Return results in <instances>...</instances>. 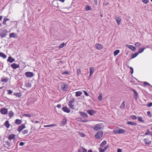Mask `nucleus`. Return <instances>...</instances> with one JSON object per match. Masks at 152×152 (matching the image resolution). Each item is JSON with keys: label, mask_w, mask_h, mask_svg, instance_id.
Listing matches in <instances>:
<instances>
[{"label": "nucleus", "mask_w": 152, "mask_h": 152, "mask_svg": "<svg viewBox=\"0 0 152 152\" xmlns=\"http://www.w3.org/2000/svg\"><path fill=\"white\" fill-rule=\"evenodd\" d=\"M150 131L148 130H147V132L145 133V135H150Z\"/></svg>", "instance_id": "56"}, {"label": "nucleus", "mask_w": 152, "mask_h": 152, "mask_svg": "<svg viewBox=\"0 0 152 152\" xmlns=\"http://www.w3.org/2000/svg\"><path fill=\"white\" fill-rule=\"evenodd\" d=\"M7 31L5 30H1L0 31V36L1 38H4L7 35Z\"/></svg>", "instance_id": "5"}, {"label": "nucleus", "mask_w": 152, "mask_h": 152, "mask_svg": "<svg viewBox=\"0 0 152 152\" xmlns=\"http://www.w3.org/2000/svg\"><path fill=\"white\" fill-rule=\"evenodd\" d=\"M65 45V43L64 42L62 43L59 46L58 48H63Z\"/></svg>", "instance_id": "45"}, {"label": "nucleus", "mask_w": 152, "mask_h": 152, "mask_svg": "<svg viewBox=\"0 0 152 152\" xmlns=\"http://www.w3.org/2000/svg\"><path fill=\"white\" fill-rule=\"evenodd\" d=\"M138 120L139 121H140L142 122H144V120H142V118L140 117H138Z\"/></svg>", "instance_id": "51"}, {"label": "nucleus", "mask_w": 152, "mask_h": 152, "mask_svg": "<svg viewBox=\"0 0 152 152\" xmlns=\"http://www.w3.org/2000/svg\"><path fill=\"white\" fill-rule=\"evenodd\" d=\"M15 61V59L11 56H9L7 60V61H9L11 63Z\"/></svg>", "instance_id": "20"}, {"label": "nucleus", "mask_w": 152, "mask_h": 152, "mask_svg": "<svg viewBox=\"0 0 152 152\" xmlns=\"http://www.w3.org/2000/svg\"><path fill=\"white\" fill-rule=\"evenodd\" d=\"M80 135L82 137H84L85 136V134L83 133H82L80 134Z\"/></svg>", "instance_id": "59"}, {"label": "nucleus", "mask_w": 152, "mask_h": 152, "mask_svg": "<svg viewBox=\"0 0 152 152\" xmlns=\"http://www.w3.org/2000/svg\"><path fill=\"white\" fill-rule=\"evenodd\" d=\"M15 135L14 134H12L9 135L8 137V138L10 140H11L13 139H14V140H15Z\"/></svg>", "instance_id": "18"}, {"label": "nucleus", "mask_w": 152, "mask_h": 152, "mask_svg": "<svg viewBox=\"0 0 152 152\" xmlns=\"http://www.w3.org/2000/svg\"><path fill=\"white\" fill-rule=\"evenodd\" d=\"M130 73L131 74H132L134 72L133 69L132 67H130Z\"/></svg>", "instance_id": "55"}, {"label": "nucleus", "mask_w": 152, "mask_h": 152, "mask_svg": "<svg viewBox=\"0 0 152 152\" xmlns=\"http://www.w3.org/2000/svg\"><path fill=\"white\" fill-rule=\"evenodd\" d=\"M107 144L106 141L104 140L100 145V146L102 147L105 145Z\"/></svg>", "instance_id": "35"}, {"label": "nucleus", "mask_w": 152, "mask_h": 152, "mask_svg": "<svg viewBox=\"0 0 152 152\" xmlns=\"http://www.w3.org/2000/svg\"><path fill=\"white\" fill-rule=\"evenodd\" d=\"M144 141L145 143L148 145L150 144L151 143V141L148 139H144Z\"/></svg>", "instance_id": "22"}, {"label": "nucleus", "mask_w": 152, "mask_h": 152, "mask_svg": "<svg viewBox=\"0 0 152 152\" xmlns=\"http://www.w3.org/2000/svg\"><path fill=\"white\" fill-rule=\"evenodd\" d=\"M126 46L132 51H135L136 49V48L132 45H126Z\"/></svg>", "instance_id": "10"}, {"label": "nucleus", "mask_w": 152, "mask_h": 152, "mask_svg": "<svg viewBox=\"0 0 152 152\" xmlns=\"http://www.w3.org/2000/svg\"><path fill=\"white\" fill-rule=\"evenodd\" d=\"M28 131L27 130H25L22 132L23 134H27L28 133Z\"/></svg>", "instance_id": "48"}, {"label": "nucleus", "mask_w": 152, "mask_h": 152, "mask_svg": "<svg viewBox=\"0 0 152 152\" xmlns=\"http://www.w3.org/2000/svg\"><path fill=\"white\" fill-rule=\"evenodd\" d=\"M24 116L28 118L30 117L31 116V114H24Z\"/></svg>", "instance_id": "50"}, {"label": "nucleus", "mask_w": 152, "mask_h": 152, "mask_svg": "<svg viewBox=\"0 0 152 152\" xmlns=\"http://www.w3.org/2000/svg\"><path fill=\"white\" fill-rule=\"evenodd\" d=\"M56 126V125L55 124H52L50 125H45L44 126V127H53L54 126Z\"/></svg>", "instance_id": "39"}, {"label": "nucleus", "mask_w": 152, "mask_h": 152, "mask_svg": "<svg viewBox=\"0 0 152 152\" xmlns=\"http://www.w3.org/2000/svg\"><path fill=\"white\" fill-rule=\"evenodd\" d=\"M7 56L3 53L0 52V57L3 58H5L7 57Z\"/></svg>", "instance_id": "31"}, {"label": "nucleus", "mask_w": 152, "mask_h": 152, "mask_svg": "<svg viewBox=\"0 0 152 152\" xmlns=\"http://www.w3.org/2000/svg\"><path fill=\"white\" fill-rule=\"evenodd\" d=\"M127 124L128 125H130L132 126H136L137 125L136 123L134 122H132L131 121L127 122Z\"/></svg>", "instance_id": "29"}, {"label": "nucleus", "mask_w": 152, "mask_h": 152, "mask_svg": "<svg viewBox=\"0 0 152 152\" xmlns=\"http://www.w3.org/2000/svg\"><path fill=\"white\" fill-rule=\"evenodd\" d=\"M10 37L17 38V35L14 33H10Z\"/></svg>", "instance_id": "26"}, {"label": "nucleus", "mask_w": 152, "mask_h": 152, "mask_svg": "<svg viewBox=\"0 0 152 152\" xmlns=\"http://www.w3.org/2000/svg\"><path fill=\"white\" fill-rule=\"evenodd\" d=\"M138 55V53L137 52L136 53L134 54H131V59H133V58H135Z\"/></svg>", "instance_id": "33"}, {"label": "nucleus", "mask_w": 152, "mask_h": 152, "mask_svg": "<svg viewBox=\"0 0 152 152\" xmlns=\"http://www.w3.org/2000/svg\"><path fill=\"white\" fill-rule=\"evenodd\" d=\"M4 142L5 143L6 145H7L8 146V147H11V144L10 142L8 141H4Z\"/></svg>", "instance_id": "37"}, {"label": "nucleus", "mask_w": 152, "mask_h": 152, "mask_svg": "<svg viewBox=\"0 0 152 152\" xmlns=\"http://www.w3.org/2000/svg\"><path fill=\"white\" fill-rule=\"evenodd\" d=\"M62 109L64 111V112L67 113H69L70 112V110L66 106L64 107H63Z\"/></svg>", "instance_id": "16"}, {"label": "nucleus", "mask_w": 152, "mask_h": 152, "mask_svg": "<svg viewBox=\"0 0 152 152\" xmlns=\"http://www.w3.org/2000/svg\"><path fill=\"white\" fill-rule=\"evenodd\" d=\"M125 132V130L123 129H119L118 130L115 131L114 132L117 134H122Z\"/></svg>", "instance_id": "15"}, {"label": "nucleus", "mask_w": 152, "mask_h": 152, "mask_svg": "<svg viewBox=\"0 0 152 152\" xmlns=\"http://www.w3.org/2000/svg\"><path fill=\"white\" fill-rule=\"evenodd\" d=\"M135 45L136 47H139L140 46V45L139 43L137 42L135 43Z\"/></svg>", "instance_id": "54"}, {"label": "nucleus", "mask_w": 152, "mask_h": 152, "mask_svg": "<svg viewBox=\"0 0 152 152\" xmlns=\"http://www.w3.org/2000/svg\"><path fill=\"white\" fill-rule=\"evenodd\" d=\"M122 150L121 149L118 148L117 149V152H122Z\"/></svg>", "instance_id": "63"}, {"label": "nucleus", "mask_w": 152, "mask_h": 152, "mask_svg": "<svg viewBox=\"0 0 152 152\" xmlns=\"http://www.w3.org/2000/svg\"><path fill=\"white\" fill-rule=\"evenodd\" d=\"M130 118L133 120H135L137 119V117L135 115H132L131 116Z\"/></svg>", "instance_id": "47"}, {"label": "nucleus", "mask_w": 152, "mask_h": 152, "mask_svg": "<svg viewBox=\"0 0 152 152\" xmlns=\"http://www.w3.org/2000/svg\"><path fill=\"white\" fill-rule=\"evenodd\" d=\"M24 145V143L23 142H20L19 144V145L20 146H23Z\"/></svg>", "instance_id": "60"}, {"label": "nucleus", "mask_w": 152, "mask_h": 152, "mask_svg": "<svg viewBox=\"0 0 152 152\" xmlns=\"http://www.w3.org/2000/svg\"><path fill=\"white\" fill-rule=\"evenodd\" d=\"M26 76L28 77H31L34 75L33 73L31 72H26L25 73Z\"/></svg>", "instance_id": "9"}, {"label": "nucleus", "mask_w": 152, "mask_h": 152, "mask_svg": "<svg viewBox=\"0 0 152 152\" xmlns=\"http://www.w3.org/2000/svg\"><path fill=\"white\" fill-rule=\"evenodd\" d=\"M144 84L145 86H151V88H152V86L149 83L146 82H144Z\"/></svg>", "instance_id": "44"}, {"label": "nucleus", "mask_w": 152, "mask_h": 152, "mask_svg": "<svg viewBox=\"0 0 152 152\" xmlns=\"http://www.w3.org/2000/svg\"><path fill=\"white\" fill-rule=\"evenodd\" d=\"M125 107V102L124 101H123L122 104H121V105L120 107L121 108H124V107Z\"/></svg>", "instance_id": "42"}, {"label": "nucleus", "mask_w": 152, "mask_h": 152, "mask_svg": "<svg viewBox=\"0 0 152 152\" xmlns=\"http://www.w3.org/2000/svg\"><path fill=\"white\" fill-rule=\"evenodd\" d=\"M89 69L90 71L89 76L90 77L94 72V69L92 67H90L89 68Z\"/></svg>", "instance_id": "21"}, {"label": "nucleus", "mask_w": 152, "mask_h": 152, "mask_svg": "<svg viewBox=\"0 0 152 152\" xmlns=\"http://www.w3.org/2000/svg\"><path fill=\"white\" fill-rule=\"evenodd\" d=\"M103 128V124L101 123H99L96 125L95 126L94 128V130L95 131H98L99 130Z\"/></svg>", "instance_id": "1"}, {"label": "nucleus", "mask_w": 152, "mask_h": 152, "mask_svg": "<svg viewBox=\"0 0 152 152\" xmlns=\"http://www.w3.org/2000/svg\"><path fill=\"white\" fill-rule=\"evenodd\" d=\"M8 80V78L6 77V78H2L1 79V81L4 83L7 82Z\"/></svg>", "instance_id": "34"}, {"label": "nucleus", "mask_w": 152, "mask_h": 152, "mask_svg": "<svg viewBox=\"0 0 152 152\" xmlns=\"http://www.w3.org/2000/svg\"><path fill=\"white\" fill-rule=\"evenodd\" d=\"M8 112V110L6 108H4L0 110V112L2 114H7Z\"/></svg>", "instance_id": "6"}, {"label": "nucleus", "mask_w": 152, "mask_h": 152, "mask_svg": "<svg viewBox=\"0 0 152 152\" xmlns=\"http://www.w3.org/2000/svg\"><path fill=\"white\" fill-rule=\"evenodd\" d=\"M149 107H151L152 106V102L149 103L147 105Z\"/></svg>", "instance_id": "58"}, {"label": "nucleus", "mask_w": 152, "mask_h": 152, "mask_svg": "<svg viewBox=\"0 0 152 152\" xmlns=\"http://www.w3.org/2000/svg\"><path fill=\"white\" fill-rule=\"evenodd\" d=\"M82 93L81 91H77L76 93L75 96H80Z\"/></svg>", "instance_id": "38"}, {"label": "nucleus", "mask_w": 152, "mask_h": 152, "mask_svg": "<svg viewBox=\"0 0 152 152\" xmlns=\"http://www.w3.org/2000/svg\"><path fill=\"white\" fill-rule=\"evenodd\" d=\"M85 9L86 11H89L91 10V8L90 6L87 5L86 6Z\"/></svg>", "instance_id": "40"}, {"label": "nucleus", "mask_w": 152, "mask_h": 152, "mask_svg": "<svg viewBox=\"0 0 152 152\" xmlns=\"http://www.w3.org/2000/svg\"><path fill=\"white\" fill-rule=\"evenodd\" d=\"M80 113L82 117L86 118H88V115L86 113L81 112H80Z\"/></svg>", "instance_id": "19"}, {"label": "nucleus", "mask_w": 152, "mask_h": 152, "mask_svg": "<svg viewBox=\"0 0 152 152\" xmlns=\"http://www.w3.org/2000/svg\"><path fill=\"white\" fill-rule=\"evenodd\" d=\"M14 115V113L12 111H10L8 113V115L9 117L11 118Z\"/></svg>", "instance_id": "27"}, {"label": "nucleus", "mask_w": 152, "mask_h": 152, "mask_svg": "<svg viewBox=\"0 0 152 152\" xmlns=\"http://www.w3.org/2000/svg\"><path fill=\"white\" fill-rule=\"evenodd\" d=\"M26 86L28 88H30L31 86V84L29 83H26Z\"/></svg>", "instance_id": "41"}, {"label": "nucleus", "mask_w": 152, "mask_h": 152, "mask_svg": "<svg viewBox=\"0 0 152 152\" xmlns=\"http://www.w3.org/2000/svg\"><path fill=\"white\" fill-rule=\"evenodd\" d=\"M115 19L116 21L117 24L118 25H119L120 24L121 21V20L120 17L116 16H115Z\"/></svg>", "instance_id": "14"}, {"label": "nucleus", "mask_w": 152, "mask_h": 152, "mask_svg": "<svg viewBox=\"0 0 152 152\" xmlns=\"http://www.w3.org/2000/svg\"><path fill=\"white\" fill-rule=\"evenodd\" d=\"M102 94H99L98 97V99L99 101H101L102 99Z\"/></svg>", "instance_id": "43"}, {"label": "nucleus", "mask_w": 152, "mask_h": 152, "mask_svg": "<svg viewBox=\"0 0 152 152\" xmlns=\"http://www.w3.org/2000/svg\"><path fill=\"white\" fill-rule=\"evenodd\" d=\"M22 122V121L21 120L18 119H16L15 121V124L17 125L20 124H21Z\"/></svg>", "instance_id": "23"}, {"label": "nucleus", "mask_w": 152, "mask_h": 152, "mask_svg": "<svg viewBox=\"0 0 152 152\" xmlns=\"http://www.w3.org/2000/svg\"><path fill=\"white\" fill-rule=\"evenodd\" d=\"M109 148V145H107L103 149H102L101 148L99 147V148L98 149L99 152H104L105 151Z\"/></svg>", "instance_id": "11"}, {"label": "nucleus", "mask_w": 152, "mask_h": 152, "mask_svg": "<svg viewBox=\"0 0 152 152\" xmlns=\"http://www.w3.org/2000/svg\"><path fill=\"white\" fill-rule=\"evenodd\" d=\"M61 104H58L57 106V107L58 108H61Z\"/></svg>", "instance_id": "61"}, {"label": "nucleus", "mask_w": 152, "mask_h": 152, "mask_svg": "<svg viewBox=\"0 0 152 152\" xmlns=\"http://www.w3.org/2000/svg\"><path fill=\"white\" fill-rule=\"evenodd\" d=\"M78 152H87V149H85L83 147H82L80 149L78 150Z\"/></svg>", "instance_id": "24"}, {"label": "nucleus", "mask_w": 152, "mask_h": 152, "mask_svg": "<svg viewBox=\"0 0 152 152\" xmlns=\"http://www.w3.org/2000/svg\"><path fill=\"white\" fill-rule=\"evenodd\" d=\"M95 46L96 49L98 50H101L103 48L102 45L99 43L96 44Z\"/></svg>", "instance_id": "8"}, {"label": "nucleus", "mask_w": 152, "mask_h": 152, "mask_svg": "<svg viewBox=\"0 0 152 152\" xmlns=\"http://www.w3.org/2000/svg\"><path fill=\"white\" fill-rule=\"evenodd\" d=\"M94 2L95 3V4L96 5H97V1L96 0H94Z\"/></svg>", "instance_id": "64"}, {"label": "nucleus", "mask_w": 152, "mask_h": 152, "mask_svg": "<svg viewBox=\"0 0 152 152\" xmlns=\"http://www.w3.org/2000/svg\"><path fill=\"white\" fill-rule=\"evenodd\" d=\"M120 52V50H115L114 52V55L115 56H117Z\"/></svg>", "instance_id": "36"}, {"label": "nucleus", "mask_w": 152, "mask_h": 152, "mask_svg": "<svg viewBox=\"0 0 152 152\" xmlns=\"http://www.w3.org/2000/svg\"><path fill=\"white\" fill-rule=\"evenodd\" d=\"M87 112L91 115H93L96 113V111L91 110H87Z\"/></svg>", "instance_id": "17"}, {"label": "nucleus", "mask_w": 152, "mask_h": 152, "mask_svg": "<svg viewBox=\"0 0 152 152\" xmlns=\"http://www.w3.org/2000/svg\"><path fill=\"white\" fill-rule=\"evenodd\" d=\"M103 133V132L102 131H100L96 133L95 136L96 138L97 139H100L102 137Z\"/></svg>", "instance_id": "3"}, {"label": "nucleus", "mask_w": 152, "mask_h": 152, "mask_svg": "<svg viewBox=\"0 0 152 152\" xmlns=\"http://www.w3.org/2000/svg\"><path fill=\"white\" fill-rule=\"evenodd\" d=\"M77 71L78 75H79L81 74V70L80 69H77Z\"/></svg>", "instance_id": "49"}, {"label": "nucleus", "mask_w": 152, "mask_h": 152, "mask_svg": "<svg viewBox=\"0 0 152 152\" xmlns=\"http://www.w3.org/2000/svg\"><path fill=\"white\" fill-rule=\"evenodd\" d=\"M69 72L67 71H65L63 72H61L62 75H66L69 74Z\"/></svg>", "instance_id": "46"}, {"label": "nucleus", "mask_w": 152, "mask_h": 152, "mask_svg": "<svg viewBox=\"0 0 152 152\" xmlns=\"http://www.w3.org/2000/svg\"><path fill=\"white\" fill-rule=\"evenodd\" d=\"M74 102V100H71L69 101L68 104L69 107L71 109H74L75 108L74 107V105L73 104V103Z\"/></svg>", "instance_id": "7"}, {"label": "nucleus", "mask_w": 152, "mask_h": 152, "mask_svg": "<svg viewBox=\"0 0 152 152\" xmlns=\"http://www.w3.org/2000/svg\"><path fill=\"white\" fill-rule=\"evenodd\" d=\"M142 1L143 3L145 4H147L149 2L148 0H142Z\"/></svg>", "instance_id": "52"}, {"label": "nucleus", "mask_w": 152, "mask_h": 152, "mask_svg": "<svg viewBox=\"0 0 152 152\" xmlns=\"http://www.w3.org/2000/svg\"><path fill=\"white\" fill-rule=\"evenodd\" d=\"M9 19L8 18L5 17L3 19V22L2 23L4 25H6L7 24L6 23V22L7 20H9Z\"/></svg>", "instance_id": "30"}, {"label": "nucleus", "mask_w": 152, "mask_h": 152, "mask_svg": "<svg viewBox=\"0 0 152 152\" xmlns=\"http://www.w3.org/2000/svg\"><path fill=\"white\" fill-rule=\"evenodd\" d=\"M145 49V48L144 47H143V48H139V51L138 52H137V53H138V54L141 53L144 51V50Z\"/></svg>", "instance_id": "28"}, {"label": "nucleus", "mask_w": 152, "mask_h": 152, "mask_svg": "<svg viewBox=\"0 0 152 152\" xmlns=\"http://www.w3.org/2000/svg\"><path fill=\"white\" fill-rule=\"evenodd\" d=\"M151 112L150 111H148L147 112V114L148 116L151 117Z\"/></svg>", "instance_id": "57"}, {"label": "nucleus", "mask_w": 152, "mask_h": 152, "mask_svg": "<svg viewBox=\"0 0 152 152\" xmlns=\"http://www.w3.org/2000/svg\"><path fill=\"white\" fill-rule=\"evenodd\" d=\"M5 126L7 127V128H9L10 126V124H9V122L8 121H6L4 123Z\"/></svg>", "instance_id": "32"}, {"label": "nucleus", "mask_w": 152, "mask_h": 152, "mask_svg": "<svg viewBox=\"0 0 152 152\" xmlns=\"http://www.w3.org/2000/svg\"><path fill=\"white\" fill-rule=\"evenodd\" d=\"M61 89L64 91H67L68 89V85L67 84H64L62 82L60 83Z\"/></svg>", "instance_id": "2"}, {"label": "nucleus", "mask_w": 152, "mask_h": 152, "mask_svg": "<svg viewBox=\"0 0 152 152\" xmlns=\"http://www.w3.org/2000/svg\"><path fill=\"white\" fill-rule=\"evenodd\" d=\"M84 94H85V95H86V96H88L89 95L88 94V93L86 91H84Z\"/></svg>", "instance_id": "62"}, {"label": "nucleus", "mask_w": 152, "mask_h": 152, "mask_svg": "<svg viewBox=\"0 0 152 152\" xmlns=\"http://www.w3.org/2000/svg\"><path fill=\"white\" fill-rule=\"evenodd\" d=\"M8 94H10L13 93V91L11 90H7Z\"/></svg>", "instance_id": "53"}, {"label": "nucleus", "mask_w": 152, "mask_h": 152, "mask_svg": "<svg viewBox=\"0 0 152 152\" xmlns=\"http://www.w3.org/2000/svg\"><path fill=\"white\" fill-rule=\"evenodd\" d=\"M130 90L134 92V94L133 95V97L134 99L136 100H137L138 97V94L137 91L132 88H131Z\"/></svg>", "instance_id": "4"}, {"label": "nucleus", "mask_w": 152, "mask_h": 152, "mask_svg": "<svg viewBox=\"0 0 152 152\" xmlns=\"http://www.w3.org/2000/svg\"><path fill=\"white\" fill-rule=\"evenodd\" d=\"M67 122V119L66 118H65L64 119H63L62 120V121H61V124L63 125H65L66 124Z\"/></svg>", "instance_id": "25"}, {"label": "nucleus", "mask_w": 152, "mask_h": 152, "mask_svg": "<svg viewBox=\"0 0 152 152\" xmlns=\"http://www.w3.org/2000/svg\"><path fill=\"white\" fill-rule=\"evenodd\" d=\"M11 66L13 69H16L17 68H19L20 67V66L19 64H17L15 63H13L11 64Z\"/></svg>", "instance_id": "13"}, {"label": "nucleus", "mask_w": 152, "mask_h": 152, "mask_svg": "<svg viewBox=\"0 0 152 152\" xmlns=\"http://www.w3.org/2000/svg\"><path fill=\"white\" fill-rule=\"evenodd\" d=\"M25 126L24 124L21 125L18 127L17 130L19 132H20L23 129L25 128Z\"/></svg>", "instance_id": "12"}]
</instances>
